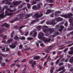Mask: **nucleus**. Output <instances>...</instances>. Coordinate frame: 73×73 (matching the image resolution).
I'll list each match as a JSON object with an SVG mask.
<instances>
[{"label": "nucleus", "mask_w": 73, "mask_h": 73, "mask_svg": "<svg viewBox=\"0 0 73 73\" xmlns=\"http://www.w3.org/2000/svg\"><path fill=\"white\" fill-rule=\"evenodd\" d=\"M37 3L36 1H34L32 3V5H34V4H36Z\"/></svg>", "instance_id": "obj_57"}, {"label": "nucleus", "mask_w": 73, "mask_h": 73, "mask_svg": "<svg viewBox=\"0 0 73 73\" xmlns=\"http://www.w3.org/2000/svg\"><path fill=\"white\" fill-rule=\"evenodd\" d=\"M47 49H46H46L45 50V52H46V53H49V50H47Z\"/></svg>", "instance_id": "obj_53"}, {"label": "nucleus", "mask_w": 73, "mask_h": 73, "mask_svg": "<svg viewBox=\"0 0 73 73\" xmlns=\"http://www.w3.org/2000/svg\"><path fill=\"white\" fill-rule=\"evenodd\" d=\"M50 13H51V10L50 9H48L47 10L46 14V15H48V14H49Z\"/></svg>", "instance_id": "obj_22"}, {"label": "nucleus", "mask_w": 73, "mask_h": 73, "mask_svg": "<svg viewBox=\"0 0 73 73\" xmlns=\"http://www.w3.org/2000/svg\"><path fill=\"white\" fill-rule=\"evenodd\" d=\"M22 10V9H21L17 11L15 13H14L15 14H16V13H19V12H20Z\"/></svg>", "instance_id": "obj_54"}, {"label": "nucleus", "mask_w": 73, "mask_h": 73, "mask_svg": "<svg viewBox=\"0 0 73 73\" xmlns=\"http://www.w3.org/2000/svg\"><path fill=\"white\" fill-rule=\"evenodd\" d=\"M60 29H62L63 30V29L64 28V26H63L62 25V26H60Z\"/></svg>", "instance_id": "obj_52"}, {"label": "nucleus", "mask_w": 73, "mask_h": 73, "mask_svg": "<svg viewBox=\"0 0 73 73\" xmlns=\"http://www.w3.org/2000/svg\"><path fill=\"white\" fill-rule=\"evenodd\" d=\"M64 25H65V27H67V26H68V22H67V21L64 24Z\"/></svg>", "instance_id": "obj_59"}, {"label": "nucleus", "mask_w": 73, "mask_h": 73, "mask_svg": "<svg viewBox=\"0 0 73 73\" xmlns=\"http://www.w3.org/2000/svg\"><path fill=\"white\" fill-rule=\"evenodd\" d=\"M33 15V13H32L31 14H27L26 15L25 17V19H27V18H28L31 16H32Z\"/></svg>", "instance_id": "obj_13"}, {"label": "nucleus", "mask_w": 73, "mask_h": 73, "mask_svg": "<svg viewBox=\"0 0 73 73\" xmlns=\"http://www.w3.org/2000/svg\"><path fill=\"white\" fill-rule=\"evenodd\" d=\"M5 0H3L2 1V3L3 4H8V5H11V4H12V3L11 2H7L6 3H5Z\"/></svg>", "instance_id": "obj_6"}, {"label": "nucleus", "mask_w": 73, "mask_h": 73, "mask_svg": "<svg viewBox=\"0 0 73 73\" xmlns=\"http://www.w3.org/2000/svg\"><path fill=\"white\" fill-rule=\"evenodd\" d=\"M36 28L39 31H40V30H41V26H38L36 27Z\"/></svg>", "instance_id": "obj_27"}, {"label": "nucleus", "mask_w": 73, "mask_h": 73, "mask_svg": "<svg viewBox=\"0 0 73 73\" xmlns=\"http://www.w3.org/2000/svg\"><path fill=\"white\" fill-rule=\"evenodd\" d=\"M9 47L11 48V49H14L16 47V45L13 44L11 45H10L9 46Z\"/></svg>", "instance_id": "obj_12"}, {"label": "nucleus", "mask_w": 73, "mask_h": 73, "mask_svg": "<svg viewBox=\"0 0 73 73\" xmlns=\"http://www.w3.org/2000/svg\"><path fill=\"white\" fill-rule=\"evenodd\" d=\"M14 33H15V31H13L11 33V38H12V37H13V36Z\"/></svg>", "instance_id": "obj_37"}, {"label": "nucleus", "mask_w": 73, "mask_h": 73, "mask_svg": "<svg viewBox=\"0 0 73 73\" xmlns=\"http://www.w3.org/2000/svg\"><path fill=\"white\" fill-rule=\"evenodd\" d=\"M51 60V58H50V56H48V58H47V61H48L49 62H50V60Z\"/></svg>", "instance_id": "obj_29"}, {"label": "nucleus", "mask_w": 73, "mask_h": 73, "mask_svg": "<svg viewBox=\"0 0 73 73\" xmlns=\"http://www.w3.org/2000/svg\"><path fill=\"white\" fill-rule=\"evenodd\" d=\"M68 53L69 54H73V51H70Z\"/></svg>", "instance_id": "obj_49"}, {"label": "nucleus", "mask_w": 73, "mask_h": 73, "mask_svg": "<svg viewBox=\"0 0 73 73\" xmlns=\"http://www.w3.org/2000/svg\"><path fill=\"white\" fill-rule=\"evenodd\" d=\"M54 13H52L50 15V16L51 17H54Z\"/></svg>", "instance_id": "obj_50"}, {"label": "nucleus", "mask_w": 73, "mask_h": 73, "mask_svg": "<svg viewBox=\"0 0 73 73\" xmlns=\"http://www.w3.org/2000/svg\"><path fill=\"white\" fill-rule=\"evenodd\" d=\"M36 61H34L33 63V64H32L31 66L32 68H34L35 67V66L34 65H36Z\"/></svg>", "instance_id": "obj_20"}, {"label": "nucleus", "mask_w": 73, "mask_h": 73, "mask_svg": "<svg viewBox=\"0 0 73 73\" xmlns=\"http://www.w3.org/2000/svg\"><path fill=\"white\" fill-rule=\"evenodd\" d=\"M32 9L35 10H38L36 5H34L33 6Z\"/></svg>", "instance_id": "obj_24"}, {"label": "nucleus", "mask_w": 73, "mask_h": 73, "mask_svg": "<svg viewBox=\"0 0 73 73\" xmlns=\"http://www.w3.org/2000/svg\"><path fill=\"white\" fill-rule=\"evenodd\" d=\"M4 13H3L1 14H0V18L3 19V18H4L5 17V16L4 15Z\"/></svg>", "instance_id": "obj_15"}, {"label": "nucleus", "mask_w": 73, "mask_h": 73, "mask_svg": "<svg viewBox=\"0 0 73 73\" xmlns=\"http://www.w3.org/2000/svg\"><path fill=\"white\" fill-rule=\"evenodd\" d=\"M35 21H35V20H33L32 21L31 23V24H33L35 23Z\"/></svg>", "instance_id": "obj_55"}, {"label": "nucleus", "mask_w": 73, "mask_h": 73, "mask_svg": "<svg viewBox=\"0 0 73 73\" xmlns=\"http://www.w3.org/2000/svg\"><path fill=\"white\" fill-rule=\"evenodd\" d=\"M7 11H9L10 12H15L16 11L17 9H15L14 10H11V9L8 8L7 9Z\"/></svg>", "instance_id": "obj_11"}, {"label": "nucleus", "mask_w": 73, "mask_h": 73, "mask_svg": "<svg viewBox=\"0 0 73 73\" xmlns=\"http://www.w3.org/2000/svg\"><path fill=\"white\" fill-rule=\"evenodd\" d=\"M22 52H24L25 51H27V50L26 48H24L22 50Z\"/></svg>", "instance_id": "obj_62"}, {"label": "nucleus", "mask_w": 73, "mask_h": 73, "mask_svg": "<svg viewBox=\"0 0 73 73\" xmlns=\"http://www.w3.org/2000/svg\"><path fill=\"white\" fill-rule=\"evenodd\" d=\"M15 14V13H9L8 15V16H13V14Z\"/></svg>", "instance_id": "obj_32"}, {"label": "nucleus", "mask_w": 73, "mask_h": 73, "mask_svg": "<svg viewBox=\"0 0 73 73\" xmlns=\"http://www.w3.org/2000/svg\"><path fill=\"white\" fill-rule=\"evenodd\" d=\"M72 40H70L68 41L67 42H66L65 43L66 44H70V43H71V42H72Z\"/></svg>", "instance_id": "obj_34"}, {"label": "nucleus", "mask_w": 73, "mask_h": 73, "mask_svg": "<svg viewBox=\"0 0 73 73\" xmlns=\"http://www.w3.org/2000/svg\"><path fill=\"white\" fill-rule=\"evenodd\" d=\"M3 29H4V28H2L1 29H0V33H2L4 31Z\"/></svg>", "instance_id": "obj_45"}, {"label": "nucleus", "mask_w": 73, "mask_h": 73, "mask_svg": "<svg viewBox=\"0 0 73 73\" xmlns=\"http://www.w3.org/2000/svg\"><path fill=\"white\" fill-rule=\"evenodd\" d=\"M23 45L22 44H20L19 46V49H21L23 48Z\"/></svg>", "instance_id": "obj_43"}, {"label": "nucleus", "mask_w": 73, "mask_h": 73, "mask_svg": "<svg viewBox=\"0 0 73 73\" xmlns=\"http://www.w3.org/2000/svg\"><path fill=\"white\" fill-rule=\"evenodd\" d=\"M27 7L29 9H31V5H30V4H29V3L27 4Z\"/></svg>", "instance_id": "obj_39"}, {"label": "nucleus", "mask_w": 73, "mask_h": 73, "mask_svg": "<svg viewBox=\"0 0 73 73\" xmlns=\"http://www.w3.org/2000/svg\"><path fill=\"white\" fill-rule=\"evenodd\" d=\"M59 62H60V61H59L58 60H57L55 62V64L57 65L59 63Z\"/></svg>", "instance_id": "obj_48"}, {"label": "nucleus", "mask_w": 73, "mask_h": 73, "mask_svg": "<svg viewBox=\"0 0 73 73\" xmlns=\"http://www.w3.org/2000/svg\"><path fill=\"white\" fill-rule=\"evenodd\" d=\"M37 34V33L36 32L34 33V35H33V36L34 37H35Z\"/></svg>", "instance_id": "obj_41"}, {"label": "nucleus", "mask_w": 73, "mask_h": 73, "mask_svg": "<svg viewBox=\"0 0 73 73\" xmlns=\"http://www.w3.org/2000/svg\"><path fill=\"white\" fill-rule=\"evenodd\" d=\"M14 28H15V29H17L19 28V27L17 26H15L14 27Z\"/></svg>", "instance_id": "obj_64"}, {"label": "nucleus", "mask_w": 73, "mask_h": 73, "mask_svg": "<svg viewBox=\"0 0 73 73\" xmlns=\"http://www.w3.org/2000/svg\"><path fill=\"white\" fill-rule=\"evenodd\" d=\"M28 34H29V31H27L26 33H25V36H27Z\"/></svg>", "instance_id": "obj_58"}, {"label": "nucleus", "mask_w": 73, "mask_h": 73, "mask_svg": "<svg viewBox=\"0 0 73 73\" xmlns=\"http://www.w3.org/2000/svg\"><path fill=\"white\" fill-rule=\"evenodd\" d=\"M72 30H73V28L71 26H70V27H68L67 29L68 31H70Z\"/></svg>", "instance_id": "obj_21"}, {"label": "nucleus", "mask_w": 73, "mask_h": 73, "mask_svg": "<svg viewBox=\"0 0 73 73\" xmlns=\"http://www.w3.org/2000/svg\"><path fill=\"white\" fill-rule=\"evenodd\" d=\"M37 9H39L41 8V6H40V4H39V3L37 4Z\"/></svg>", "instance_id": "obj_36"}, {"label": "nucleus", "mask_w": 73, "mask_h": 73, "mask_svg": "<svg viewBox=\"0 0 73 73\" xmlns=\"http://www.w3.org/2000/svg\"><path fill=\"white\" fill-rule=\"evenodd\" d=\"M21 52H20V51H18V56H20L21 54Z\"/></svg>", "instance_id": "obj_47"}, {"label": "nucleus", "mask_w": 73, "mask_h": 73, "mask_svg": "<svg viewBox=\"0 0 73 73\" xmlns=\"http://www.w3.org/2000/svg\"><path fill=\"white\" fill-rule=\"evenodd\" d=\"M54 69V68L53 66H52L50 69V73H52L53 72V71Z\"/></svg>", "instance_id": "obj_17"}, {"label": "nucleus", "mask_w": 73, "mask_h": 73, "mask_svg": "<svg viewBox=\"0 0 73 73\" xmlns=\"http://www.w3.org/2000/svg\"><path fill=\"white\" fill-rule=\"evenodd\" d=\"M25 27V25H23V26H21L20 27L19 29H21H21L22 28H24V27Z\"/></svg>", "instance_id": "obj_56"}, {"label": "nucleus", "mask_w": 73, "mask_h": 73, "mask_svg": "<svg viewBox=\"0 0 73 73\" xmlns=\"http://www.w3.org/2000/svg\"><path fill=\"white\" fill-rule=\"evenodd\" d=\"M66 15V19H68L70 17L73 16V14L71 13H70L67 14Z\"/></svg>", "instance_id": "obj_8"}, {"label": "nucleus", "mask_w": 73, "mask_h": 73, "mask_svg": "<svg viewBox=\"0 0 73 73\" xmlns=\"http://www.w3.org/2000/svg\"><path fill=\"white\" fill-rule=\"evenodd\" d=\"M53 2H54V0H49L48 1V3H52Z\"/></svg>", "instance_id": "obj_46"}, {"label": "nucleus", "mask_w": 73, "mask_h": 73, "mask_svg": "<svg viewBox=\"0 0 73 73\" xmlns=\"http://www.w3.org/2000/svg\"><path fill=\"white\" fill-rule=\"evenodd\" d=\"M9 25L7 24V23H5L1 25V27H5V28H9Z\"/></svg>", "instance_id": "obj_9"}, {"label": "nucleus", "mask_w": 73, "mask_h": 73, "mask_svg": "<svg viewBox=\"0 0 73 73\" xmlns=\"http://www.w3.org/2000/svg\"><path fill=\"white\" fill-rule=\"evenodd\" d=\"M61 13V11H56L54 13Z\"/></svg>", "instance_id": "obj_51"}, {"label": "nucleus", "mask_w": 73, "mask_h": 73, "mask_svg": "<svg viewBox=\"0 0 73 73\" xmlns=\"http://www.w3.org/2000/svg\"><path fill=\"white\" fill-rule=\"evenodd\" d=\"M68 59H66L65 60V58H63L60 61L61 62H68Z\"/></svg>", "instance_id": "obj_18"}, {"label": "nucleus", "mask_w": 73, "mask_h": 73, "mask_svg": "<svg viewBox=\"0 0 73 73\" xmlns=\"http://www.w3.org/2000/svg\"><path fill=\"white\" fill-rule=\"evenodd\" d=\"M23 10L24 12L25 13L26 12H28V9H27V7H24L23 9Z\"/></svg>", "instance_id": "obj_28"}, {"label": "nucleus", "mask_w": 73, "mask_h": 73, "mask_svg": "<svg viewBox=\"0 0 73 73\" xmlns=\"http://www.w3.org/2000/svg\"><path fill=\"white\" fill-rule=\"evenodd\" d=\"M40 46L42 47H43V48H44V47H45V46L44 45V44L43 43H41L40 44Z\"/></svg>", "instance_id": "obj_40"}, {"label": "nucleus", "mask_w": 73, "mask_h": 73, "mask_svg": "<svg viewBox=\"0 0 73 73\" xmlns=\"http://www.w3.org/2000/svg\"><path fill=\"white\" fill-rule=\"evenodd\" d=\"M60 16H61V17H65V18H66V15H60Z\"/></svg>", "instance_id": "obj_38"}, {"label": "nucleus", "mask_w": 73, "mask_h": 73, "mask_svg": "<svg viewBox=\"0 0 73 73\" xmlns=\"http://www.w3.org/2000/svg\"><path fill=\"white\" fill-rule=\"evenodd\" d=\"M60 34V33L58 32H55L53 33V35H51V37H54L56 36H57L58 35Z\"/></svg>", "instance_id": "obj_7"}, {"label": "nucleus", "mask_w": 73, "mask_h": 73, "mask_svg": "<svg viewBox=\"0 0 73 73\" xmlns=\"http://www.w3.org/2000/svg\"><path fill=\"white\" fill-rule=\"evenodd\" d=\"M8 14H9V13H8V11L7 10L6 11H5V14L4 15L5 17L7 16H8Z\"/></svg>", "instance_id": "obj_23"}, {"label": "nucleus", "mask_w": 73, "mask_h": 73, "mask_svg": "<svg viewBox=\"0 0 73 73\" xmlns=\"http://www.w3.org/2000/svg\"><path fill=\"white\" fill-rule=\"evenodd\" d=\"M69 21L70 23H73V17L70 18L69 19Z\"/></svg>", "instance_id": "obj_19"}, {"label": "nucleus", "mask_w": 73, "mask_h": 73, "mask_svg": "<svg viewBox=\"0 0 73 73\" xmlns=\"http://www.w3.org/2000/svg\"><path fill=\"white\" fill-rule=\"evenodd\" d=\"M64 69V67H61L59 68V69L56 70V72H60V71H61V70H63Z\"/></svg>", "instance_id": "obj_16"}, {"label": "nucleus", "mask_w": 73, "mask_h": 73, "mask_svg": "<svg viewBox=\"0 0 73 73\" xmlns=\"http://www.w3.org/2000/svg\"><path fill=\"white\" fill-rule=\"evenodd\" d=\"M73 31L70 32L68 34H67L66 35V36H70L71 35H73Z\"/></svg>", "instance_id": "obj_31"}, {"label": "nucleus", "mask_w": 73, "mask_h": 73, "mask_svg": "<svg viewBox=\"0 0 73 73\" xmlns=\"http://www.w3.org/2000/svg\"><path fill=\"white\" fill-rule=\"evenodd\" d=\"M43 16V14H41L38 15V13H36L34 15V16L36 18H40V17H41V16Z\"/></svg>", "instance_id": "obj_4"}, {"label": "nucleus", "mask_w": 73, "mask_h": 73, "mask_svg": "<svg viewBox=\"0 0 73 73\" xmlns=\"http://www.w3.org/2000/svg\"><path fill=\"white\" fill-rule=\"evenodd\" d=\"M14 40H18L19 39V37L18 36H16L14 38Z\"/></svg>", "instance_id": "obj_42"}, {"label": "nucleus", "mask_w": 73, "mask_h": 73, "mask_svg": "<svg viewBox=\"0 0 73 73\" xmlns=\"http://www.w3.org/2000/svg\"><path fill=\"white\" fill-rule=\"evenodd\" d=\"M0 55H1V56H2L3 57H7V56H8V54H6L5 55H4L0 52Z\"/></svg>", "instance_id": "obj_26"}, {"label": "nucleus", "mask_w": 73, "mask_h": 73, "mask_svg": "<svg viewBox=\"0 0 73 73\" xmlns=\"http://www.w3.org/2000/svg\"><path fill=\"white\" fill-rule=\"evenodd\" d=\"M56 22H60L61 21L63 20V19L62 18L60 17H58L57 18L54 19V20H52L50 23L51 25H55L56 24V23L54 22L56 21Z\"/></svg>", "instance_id": "obj_2"}, {"label": "nucleus", "mask_w": 73, "mask_h": 73, "mask_svg": "<svg viewBox=\"0 0 73 73\" xmlns=\"http://www.w3.org/2000/svg\"><path fill=\"white\" fill-rule=\"evenodd\" d=\"M23 5H21L18 7V9H20V8H23Z\"/></svg>", "instance_id": "obj_44"}, {"label": "nucleus", "mask_w": 73, "mask_h": 73, "mask_svg": "<svg viewBox=\"0 0 73 73\" xmlns=\"http://www.w3.org/2000/svg\"><path fill=\"white\" fill-rule=\"evenodd\" d=\"M5 48H3L1 50L3 52H5Z\"/></svg>", "instance_id": "obj_63"}, {"label": "nucleus", "mask_w": 73, "mask_h": 73, "mask_svg": "<svg viewBox=\"0 0 73 73\" xmlns=\"http://www.w3.org/2000/svg\"><path fill=\"white\" fill-rule=\"evenodd\" d=\"M69 61L70 63H72V62H73V56L70 58L69 60Z\"/></svg>", "instance_id": "obj_25"}, {"label": "nucleus", "mask_w": 73, "mask_h": 73, "mask_svg": "<svg viewBox=\"0 0 73 73\" xmlns=\"http://www.w3.org/2000/svg\"><path fill=\"white\" fill-rule=\"evenodd\" d=\"M8 6L7 5H4L3 6V8L4 9H6V10H7V9H8Z\"/></svg>", "instance_id": "obj_33"}, {"label": "nucleus", "mask_w": 73, "mask_h": 73, "mask_svg": "<svg viewBox=\"0 0 73 73\" xmlns=\"http://www.w3.org/2000/svg\"><path fill=\"white\" fill-rule=\"evenodd\" d=\"M54 47V46H47L46 48V49H48L49 50H51Z\"/></svg>", "instance_id": "obj_10"}, {"label": "nucleus", "mask_w": 73, "mask_h": 73, "mask_svg": "<svg viewBox=\"0 0 73 73\" xmlns=\"http://www.w3.org/2000/svg\"><path fill=\"white\" fill-rule=\"evenodd\" d=\"M27 39L28 40H29V41H31V40H33V38L31 37H28L27 38Z\"/></svg>", "instance_id": "obj_35"}, {"label": "nucleus", "mask_w": 73, "mask_h": 73, "mask_svg": "<svg viewBox=\"0 0 73 73\" xmlns=\"http://www.w3.org/2000/svg\"><path fill=\"white\" fill-rule=\"evenodd\" d=\"M64 65V63H60L59 64V66H61V65Z\"/></svg>", "instance_id": "obj_60"}, {"label": "nucleus", "mask_w": 73, "mask_h": 73, "mask_svg": "<svg viewBox=\"0 0 73 73\" xmlns=\"http://www.w3.org/2000/svg\"><path fill=\"white\" fill-rule=\"evenodd\" d=\"M40 56H35L33 59L34 60H38V59H40Z\"/></svg>", "instance_id": "obj_30"}, {"label": "nucleus", "mask_w": 73, "mask_h": 73, "mask_svg": "<svg viewBox=\"0 0 73 73\" xmlns=\"http://www.w3.org/2000/svg\"><path fill=\"white\" fill-rule=\"evenodd\" d=\"M44 35L43 33L42 32L39 33L38 38L40 40H42L43 39V41L46 44L48 43V42H50V40H51V39L50 38L47 39L45 38H44Z\"/></svg>", "instance_id": "obj_1"}, {"label": "nucleus", "mask_w": 73, "mask_h": 73, "mask_svg": "<svg viewBox=\"0 0 73 73\" xmlns=\"http://www.w3.org/2000/svg\"><path fill=\"white\" fill-rule=\"evenodd\" d=\"M61 52H62L60 51L58 52H57L58 55H59V54H61Z\"/></svg>", "instance_id": "obj_61"}, {"label": "nucleus", "mask_w": 73, "mask_h": 73, "mask_svg": "<svg viewBox=\"0 0 73 73\" xmlns=\"http://www.w3.org/2000/svg\"><path fill=\"white\" fill-rule=\"evenodd\" d=\"M21 2H22V1H21L14 2L13 3V4L14 5H19L21 3Z\"/></svg>", "instance_id": "obj_5"}, {"label": "nucleus", "mask_w": 73, "mask_h": 73, "mask_svg": "<svg viewBox=\"0 0 73 73\" xmlns=\"http://www.w3.org/2000/svg\"><path fill=\"white\" fill-rule=\"evenodd\" d=\"M13 39H9L7 41V44H9L11 42H12V41H13Z\"/></svg>", "instance_id": "obj_14"}, {"label": "nucleus", "mask_w": 73, "mask_h": 73, "mask_svg": "<svg viewBox=\"0 0 73 73\" xmlns=\"http://www.w3.org/2000/svg\"><path fill=\"white\" fill-rule=\"evenodd\" d=\"M48 31L50 32V34H52V33H53L54 32V30L53 28L52 29L50 28H49L46 29H44L43 30V32H44L45 33H46L48 32Z\"/></svg>", "instance_id": "obj_3"}]
</instances>
